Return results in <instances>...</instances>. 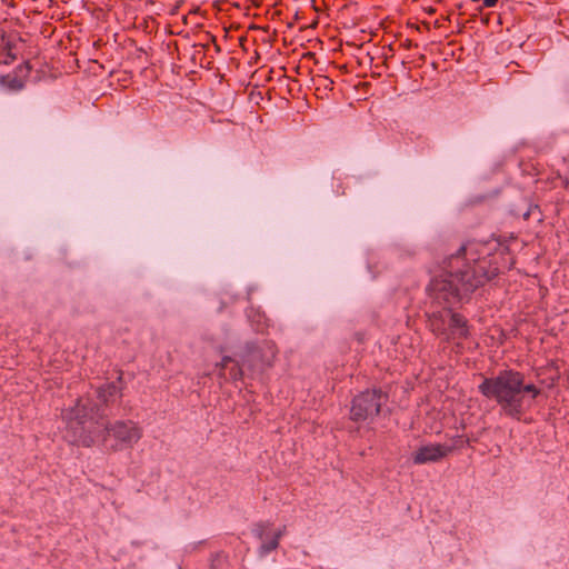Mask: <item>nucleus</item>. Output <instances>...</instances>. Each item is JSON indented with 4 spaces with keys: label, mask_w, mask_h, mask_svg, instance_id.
I'll use <instances>...</instances> for the list:
<instances>
[{
    "label": "nucleus",
    "mask_w": 569,
    "mask_h": 569,
    "mask_svg": "<svg viewBox=\"0 0 569 569\" xmlns=\"http://www.w3.org/2000/svg\"><path fill=\"white\" fill-rule=\"evenodd\" d=\"M498 273L496 257L490 253L487 243L470 241L448 257L443 261V273L433 278L428 286L429 296L445 306L443 310L428 315L430 331L446 342L450 307L469 297Z\"/></svg>",
    "instance_id": "f257e3e1"
},
{
    "label": "nucleus",
    "mask_w": 569,
    "mask_h": 569,
    "mask_svg": "<svg viewBox=\"0 0 569 569\" xmlns=\"http://www.w3.org/2000/svg\"><path fill=\"white\" fill-rule=\"evenodd\" d=\"M68 428L73 432V440L84 447H90L98 440L104 445L109 438L116 443L112 450L132 448L142 437V429L132 420L107 422L104 413L98 403L91 399H79L68 415Z\"/></svg>",
    "instance_id": "f03ea898"
},
{
    "label": "nucleus",
    "mask_w": 569,
    "mask_h": 569,
    "mask_svg": "<svg viewBox=\"0 0 569 569\" xmlns=\"http://www.w3.org/2000/svg\"><path fill=\"white\" fill-rule=\"evenodd\" d=\"M478 390L483 397L496 400L506 416L517 420L525 413V393L531 395L532 399L540 395L536 385L525 383V375L512 369L501 370L496 377L483 378Z\"/></svg>",
    "instance_id": "7ed1b4c3"
},
{
    "label": "nucleus",
    "mask_w": 569,
    "mask_h": 569,
    "mask_svg": "<svg viewBox=\"0 0 569 569\" xmlns=\"http://www.w3.org/2000/svg\"><path fill=\"white\" fill-rule=\"evenodd\" d=\"M388 393L381 389H367L353 397L349 418L353 422L372 421L388 401Z\"/></svg>",
    "instance_id": "20e7f679"
},
{
    "label": "nucleus",
    "mask_w": 569,
    "mask_h": 569,
    "mask_svg": "<svg viewBox=\"0 0 569 569\" xmlns=\"http://www.w3.org/2000/svg\"><path fill=\"white\" fill-rule=\"evenodd\" d=\"M277 347L271 340H263L260 343L248 342L238 353L242 366L252 372H263L270 368L277 356Z\"/></svg>",
    "instance_id": "39448f33"
},
{
    "label": "nucleus",
    "mask_w": 569,
    "mask_h": 569,
    "mask_svg": "<svg viewBox=\"0 0 569 569\" xmlns=\"http://www.w3.org/2000/svg\"><path fill=\"white\" fill-rule=\"evenodd\" d=\"M452 451V447L432 443L418 448L412 453V462L415 465H425L428 462H438L446 458Z\"/></svg>",
    "instance_id": "423d86ee"
},
{
    "label": "nucleus",
    "mask_w": 569,
    "mask_h": 569,
    "mask_svg": "<svg viewBox=\"0 0 569 569\" xmlns=\"http://www.w3.org/2000/svg\"><path fill=\"white\" fill-rule=\"evenodd\" d=\"M123 380L122 375L116 381L106 382L97 388V398L104 407H109L122 397Z\"/></svg>",
    "instance_id": "0eeeda50"
},
{
    "label": "nucleus",
    "mask_w": 569,
    "mask_h": 569,
    "mask_svg": "<svg viewBox=\"0 0 569 569\" xmlns=\"http://www.w3.org/2000/svg\"><path fill=\"white\" fill-rule=\"evenodd\" d=\"M470 335L468 320L460 313L450 309L446 342L456 339H466Z\"/></svg>",
    "instance_id": "6e6552de"
},
{
    "label": "nucleus",
    "mask_w": 569,
    "mask_h": 569,
    "mask_svg": "<svg viewBox=\"0 0 569 569\" xmlns=\"http://www.w3.org/2000/svg\"><path fill=\"white\" fill-rule=\"evenodd\" d=\"M243 367L244 366H242L241 360L239 362L229 356H224L222 360L217 363L219 377L224 379V381H237L242 379Z\"/></svg>",
    "instance_id": "1a4fd4ad"
},
{
    "label": "nucleus",
    "mask_w": 569,
    "mask_h": 569,
    "mask_svg": "<svg viewBox=\"0 0 569 569\" xmlns=\"http://www.w3.org/2000/svg\"><path fill=\"white\" fill-rule=\"evenodd\" d=\"M269 526L266 523H258L254 529L257 537L259 539L263 540V542L261 543V546L259 548V552H260L261 557L267 556L271 551L276 550L279 546L280 538L286 533V526H283L281 529L276 531L269 540H264L266 529Z\"/></svg>",
    "instance_id": "9d476101"
},
{
    "label": "nucleus",
    "mask_w": 569,
    "mask_h": 569,
    "mask_svg": "<svg viewBox=\"0 0 569 569\" xmlns=\"http://www.w3.org/2000/svg\"><path fill=\"white\" fill-rule=\"evenodd\" d=\"M227 555L222 552H218L216 555H212L210 558V567L211 569H221L227 563Z\"/></svg>",
    "instance_id": "9b49d317"
},
{
    "label": "nucleus",
    "mask_w": 569,
    "mask_h": 569,
    "mask_svg": "<svg viewBox=\"0 0 569 569\" xmlns=\"http://www.w3.org/2000/svg\"><path fill=\"white\" fill-rule=\"evenodd\" d=\"M6 80V78H3ZM7 86L9 89L19 91L23 88V82L17 77H7Z\"/></svg>",
    "instance_id": "f8f14e48"
},
{
    "label": "nucleus",
    "mask_w": 569,
    "mask_h": 569,
    "mask_svg": "<svg viewBox=\"0 0 569 569\" xmlns=\"http://www.w3.org/2000/svg\"><path fill=\"white\" fill-rule=\"evenodd\" d=\"M472 2H482L480 10L483 8H493L497 6L499 0H471Z\"/></svg>",
    "instance_id": "ddd939ff"
},
{
    "label": "nucleus",
    "mask_w": 569,
    "mask_h": 569,
    "mask_svg": "<svg viewBox=\"0 0 569 569\" xmlns=\"http://www.w3.org/2000/svg\"><path fill=\"white\" fill-rule=\"evenodd\" d=\"M470 445V440L467 438V439H463L462 436H459L457 438V440L455 441V445L452 446V449L456 448V447H462L463 445Z\"/></svg>",
    "instance_id": "4468645a"
},
{
    "label": "nucleus",
    "mask_w": 569,
    "mask_h": 569,
    "mask_svg": "<svg viewBox=\"0 0 569 569\" xmlns=\"http://www.w3.org/2000/svg\"><path fill=\"white\" fill-rule=\"evenodd\" d=\"M6 49L8 50V57L11 59V60H14L16 59V56L12 54L11 52V44L10 43H7L6 44Z\"/></svg>",
    "instance_id": "2eb2a0df"
},
{
    "label": "nucleus",
    "mask_w": 569,
    "mask_h": 569,
    "mask_svg": "<svg viewBox=\"0 0 569 569\" xmlns=\"http://www.w3.org/2000/svg\"><path fill=\"white\" fill-rule=\"evenodd\" d=\"M210 39L213 43H216V37L214 36H210Z\"/></svg>",
    "instance_id": "dca6fc26"
},
{
    "label": "nucleus",
    "mask_w": 569,
    "mask_h": 569,
    "mask_svg": "<svg viewBox=\"0 0 569 569\" xmlns=\"http://www.w3.org/2000/svg\"><path fill=\"white\" fill-rule=\"evenodd\" d=\"M557 378H551V382L549 386H553L555 381H556Z\"/></svg>",
    "instance_id": "f3484780"
},
{
    "label": "nucleus",
    "mask_w": 569,
    "mask_h": 569,
    "mask_svg": "<svg viewBox=\"0 0 569 569\" xmlns=\"http://www.w3.org/2000/svg\"><path fill=\"white\" fill-rule=\"evenodd\" d=\"M523 217H525V219H528L529 212L525 213Z\"/></svg>",
    "instance_id": "a211bd4d"
},
{
    "label": "nucleus",
    "mask_w": 569,
    "mask_h": 569,
    "mask_svg": "<svg viewBox=\"0 0 569 569\" xmlns=\"http://www.w3.org/2000/svg\"><path fill=\"white\" fill-rule=\"evenodd\" d=\"M216 50L220 51V47L218 44H216Z\"/></svg>",
    "instance_id": "6ab92c4d"
}]
</instances>
